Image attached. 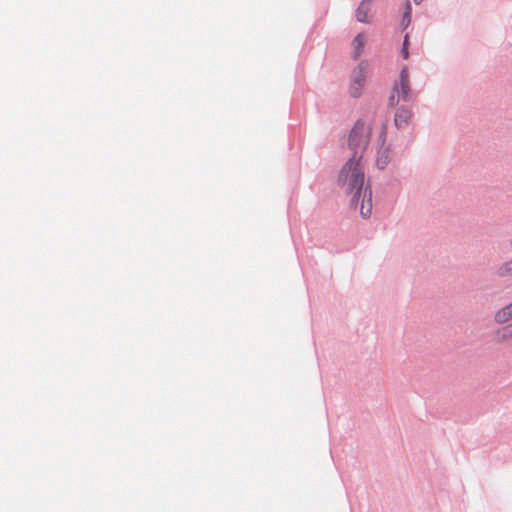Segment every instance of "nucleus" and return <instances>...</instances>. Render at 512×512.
I'll use <instances>...</instances> for the list:
<instances>
[{
    "label": "nucleus",
    "instance_id": "f257e3e1",
    "mask_svg": "<svg viewBox=\"0 0 512 512\" xmlns=\"http://www.w3.org/2000/svg\"><path fill=\"white\" fill-rule=\"evenodd\" d=\"M363 159L348 158L339 171L337 185L350 195V208L359 210L360 215L367 219L372 214V190L366 181Z\"/></svg>",
    "mask_w": 512,
    "mask_h": 512
},
{
    "label": "nucleus",
    "instance_id": "f03ea898",
    "mask_svg": "<svg viewBox=\"0 0 512 512\" xmlns=\"http://www.w3.org/2000/svg\"><path fill=\"white\" fill-rule=\"evenodd\" d=\"M371 137V128L358 120L352 127L348 137V148L352 151L349 158L363 159Z\"/></svg>",
    "mask_w": 512,
    "mask_h": 512
},
{
    "label": "nucleus",
    "instance_id": "7ed1b4c3",
    "mask_svg": "<svg viewBox=\"0 0 512 512\" xmlns=\"http://www.w3.org/2000/svg\"><path fill=\"white\" fill-rule=\"evenodd\" d=\"M413 99V93L410 85L409 72L407 67L400 71L399 80L393 86V93L389 97V104L396 106L400 100L409 102Z\"/></svg>",
    "mask_w": 512,
    "mask_h": 512
},
{
    "label": "nucleus",
    "instance_id": "20e7f679",
    "mask_svg": "<svg viewBox=\"0 0 512 512\" xmlns=\"http://www.w3.org/2000/svg\"><path fill=\"white\" fill-rule=\"evenodd\" d=\"M368 70L367 62H360L351 73L349 93L353 98H358L362 94V88L365 85Z\"/></svg>",
    "mask_w": 512,
    "mask_h": 512
},
{
    "label": "nucleus",
    "instance_id": "39448f33",
    "mask_svg": "<svg viewBox=\"0 0 512 512\" xmlns=\"http://www.w3.org/2000/svg\"><path fill=\"white\" fill-rule=\"evenodd\" d=\"M392 159V149L390 145H380L377 147L375 165L377 169L384 170Z\"/></svg>",
    "mask_w": 512,
    "mask_h": 512
},
{
    "label": "nucleus",
    "instance_id": "423d86ee",
    "mask_svg": "<svg viewBox=\"0 0 512 512\" xmlns=\"http://www.w3.org/2000/svg\"><path fill=\"white\" fill-rule=\"evenodd\" d=\"M412 111L406 107H399L394 115V123L398 129H404L408 126L411 118Z\"/></svg>",
    "mask_w": 512,
    "mask_h": 512
},
{
    "label": "nucleus",
    "instance_id": "0eeeda50",
    "mask_svg": "<svg viewBox=\"0 0 512 512\" xmlns=\"http://www.w3.org/2000/svg\"><path fill=\"white\" fill-rule=\"evenodd\" d=\"M512 319V302L499 309L494 315V321L498 324H504Z\"/></svg>",
    "mask_w": 512,
    "mask_h": 512
},
{
    "label": "nucleus",
    "instance_id": "6e6552de",
    "mask_svg": "<svg viewBox=\"0 0 512 512\" xmlns=\"http://www.w3.org/2000/svg\"><path fill=\"white\" fill-rule=\"evenodd\" d=\"M371 0H362L356 10V18L359 22L366 23L368 21V11Z\"/></svg>",
    "mask_w": 512,
    "mask_h": 512
},
{
    "label": "nucleus",
    "instance_id": "1a4fd4ad",
    "mask_svg": "<svg viewBox=\"0 0 512 512\" xmlns=\"http://www.w3.org/2000/svg\"><path fill=\"white\" fill-rule=\"evenodd\" d=\"M512 339V323L498 329L496 332V340L503 343Z\"/></svg>",
    "mask_w": 512,
    "mask_h": 512
},
{
    "label": "nucleus",
    "instance_id": "9d476101",
    "mask_svg": "<svg viewBox=\"0 0 512 512\" xmlns=\"http://www.w3.org/2000/svg\"><path fill=\"white\" fill-rule=\"evenodd\" d=\"M496 275L500 278L512 277V259L501 263L496 269Z\"/></svg>",
    "mask_w": 512,
    "mask_h": 512
},
{
    "label": "nucleus",
    "instance_id": "9b49d317",
    "mask_svg": "<svg viewBox=\"0 0 512 512\" xmlns=\"http://www.w3.org/2000/svg\"><path fill=\"white\" fill-rule=\"evenodd\" d=\"M364 42H365V37L363 34H358L354 40H353V46L355 48V53H354V58L356 59L359 54H360V51L361 49L363 48L364 46Z\"/></svg>",
    "mask_w": 512,
    "mask_h": 512
},
{
    "label": "nucleus",
    "instance_id": "f8f14e48",
    "mask_svg": "<svg viewBox=\"0 0 512 512\" xmlns=\"http://www.w3.org/2000/svg\"><path fill=\"white\" fill-rule=\"evenodd\" d=\"M411 22V5L409 2L406 3L405 12L402 17V25L406 28Z\"/></svg>",
    "mask_w": 512,
    "mask_h": 512
},
{
    "label": "nucleus",
    "instance_id": "ddd939ff",
    "mask_svg": "<svg viewBox=\"0 0 512 512\" xmlns=\"http://www.w3.org/2000/svg\"><path fill=\"white\" fill-rule=\"evenodd\" d=\"M386 140H387V130H386V127L383 126L381 131H380V134L378 136V147L380 145H386Z\"/></svg>",
    "mask_w": 512,
    "mask_h": 512
},
{
    "label": "nucleus",
    "instance_id": "4468645a",
    "mask_svg": "<svg viewBox=\"0 0 512 512\" xmlns=\"http://www.w3.org/2000/svg\"><path fill=\"white\" fill-rule=\"evenodd\" d=\"M401 54H402L404 59H408V57H409L408 48L407 47H402Z\"/></svg>",
    "mask_w": 512,
    "mask_h": 512
},
{
    "label": "nucleus",
    "instance_id": "2eb2a0df",
    "mask_svg": "<svg viewBox=\"0 0 512 512\" xmlns=\"http://www.w3.org/2000/svg\"><path fill=\"white\" fill-rule=\"evenodd\" d=\"M408 46V35H406L404 37V41H403V47H407Z\"/></svg>",
    "mask_w": 512,
    "mask_h": 512
},
{
    "label": "nucleus",
    "instance_id": "dca6fc26",
    "mask_svg": "<svg viewBox=\"0 0 512 512\" xmlns=\"http://www.w3.org/2000/svg\"><path fill=\"white\" fill-rule=\"evenodd\" d=\"M509 246H510V248L512 250V237L509 239Z\"/></svg>",
    "mask_w": 512,
    "mask_h": 512
},
{
    "label": "nucleus",
    "instance_id": "f3484780",
    "mask_svg": "<svg viewBox=\"0 0 512 512\" xmlns=\"http://www.w3.org/2000/svg\"><path fill=\"white\" fill-rule=\"evenodd\" d=\"M414 2H415L416 4H420V3H422V2H423V0H414Z\"/></svg>",
    "mask_w": 512,
    "mask_h": 512
}]
</instances>
